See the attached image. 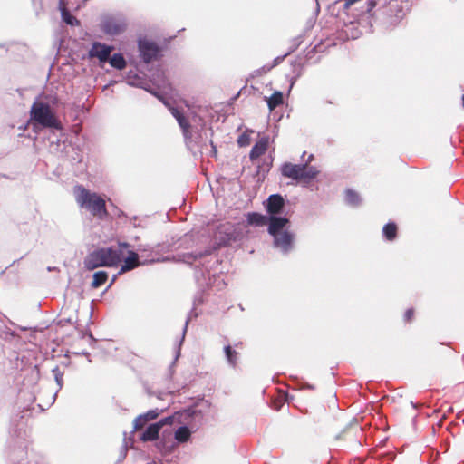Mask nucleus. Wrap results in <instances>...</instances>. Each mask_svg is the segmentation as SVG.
Listing matches in <instances>:
<instances>
[{"mask_svg": "<svg viewBox=\"0 0 464 464\" xmlns=\"http://www.w3.org/2000/svg\"><path fill=\"white\" fill-rule=\"evenodd\" d=\"M201 417V412L196 406L184 410H176V422L180 426L176 428V443L187 442L194 430H197L196 419Z\"/></svg>", "mask_w": 464, "mask_h": 464, "instance_id": "3", "label": "nucleus"}, {"mask_svg": "<svg viewBox=\"0 0 464 464\" xmlns=\"http://www.w3.org/2000/svg\"><path fill=\"white\" fill-rule=\"evenodd\" d=\"M272 237L274 246L279 249L281 253L288 254L293 249L295 235L292 232L286 230L272 235Z\"/></svg>", "mask_w": 464, "mask_h": 464, "instance_id": "7", "label": "nucleus"}, {"mask_svg": "<svg viewBox=\"0 0 464 464\" xmlns=\"http://www.w3.org/2000/svg\"><path fill=\"white\" fill-rule=\"evenodd\" d=\"M108 61L111 66L118 70H123L127 65V63L121 53H114Z\"/></svg>", "mask_w": 464, "mask_h": 464, "instance_id": "19", "label": "nucleus"}, {"mask_svg": "<svg viewBox=\"0 0 464 464\" xmlns=\"http://www.w3.org/2000/svg\"><path fill=\"white\" fill-rule=\"evenodd\" d=\"M113 47L106 45L104 44L95 42L92 44V48L89 51L90 57H96L100 62H107L110 58V54L112 52Z\"/></svg>", "mask_w": 464, "mask_h": 464, "instance_id": "13", "label": "nucleus"}, {"mask_svg": "<svg viewBox=\"0 0 464 464\" xmlns=\"http://www.w3.org/2000/svg\"><path fill=\"white\" fill-rule=\"evenodd\" d=\"M188 324V320H186L185 326H184V329H183V336L185 335Z\"/></svg>", "mask_w": 464, "mask_h": 464, "instance_id": "33", "label": "nucleus"}, {"mask_svg": "<svg viewBox=\"0 0 464 464\" xmlns=\"http://www.w3.org/2000/svg\"><path fill=\"white\" fill-rule=\"evenodd\" d=\"M414 314V311L413 309H408L405 314H404V317H405V320L407 321H410L411 320L412 316Z\"/></svg>", "mask_w": 464, "mask_h": 464, "instance_id": "27", "label": "nucleus"}, {"mask_svg": "<svg viewBox=\"0 0 464 464\" xmlns=\"http://www.w3.org/2000/svg\"><path fill=\"white\" fill-rule=\"evenodd\" d=\"M462 101H463V108H464V94H463V97H462Z\"/></svg>", "mask_w": 464, "mask_h": 464, "instance_id": "40", "label": "nucleus"}, {"mask_svg": "<svg viewBox=\"0 0 464 464\" xmlns=\"http://www.w3.org/2000/svg\"><path fill=\"white\" fill-rule=\"evenodd\" d=\"M139 50L142 60L149 63L153 60H156L160 53L159 46L150 41L143 40L139 43Z\"/></svg>", "mask_w": 464, "mask_h": 464, "instance_id": "8", "label": "nucleus"}, {"mask_svg": "<svg viewBox=\"0 0 464 464\" xmlns=\"http://www.w3.org/2000/svg\"><path fill=\"white\" fill-rule=\"evenodd\" d=\"M246 221L249 226L264 227L267 225L268 216L257 212H250L246 215Z\"/></svg>", "mask_w": 464, "mask_h": 464, "instance_id": "14", "label": "nucleus"}, {"mask_svg": "<svg viewBox=\"0 0 464 464\" xmlns=\"http://www.w3.org/2000/svg\"><path fill=\"white\" fill-rule=\"evenodd\" d=\"M397 227L394 223H388L382 228V234L388 240H393L396 237Z\"/></svg>", "mask_w": 464, "mask_h": 464, "instance_id": "21", "label": "nucleus"}, {"mask_svg": "<svg viewBox=\"0 0 464 464\" xmlns=\"http://www.w3.org/2000/svg\"><path fill=\"white\" fill-rule=\"evenodd\" d=\"M224 352L228 365L231 366L232 368H236L237 364L238 353L233 350L230 345L225 346Z\"/></svg>", "mask_w": 464, "mask_h": 464, "instance_id": "18", "label": "nucleus"}, {"mask_svg": "<svg viewBox=\"0 0 464 464\" xmlns=\"http://www.w3.org/2000/svg\"><path fill=\"white\" fill-rule=\"evenodd\" d=\"M267 106L270 111H274L277 106L283 103V93L276 91L270 97L266 98Z\"/></svg>", "mask_w": 464, "mask_h": 464, "instance_id": "17", "label": "nucleus"}, {"mask_svg": "<svg viewBox=\"0 0 464 464\" xmlns=\"http://www.w3.org/2000/svg\"><path fill=\"white\" fill-rule=\"evenodd\" d=\"M53 372L54 374V377H55V380H56V382L58 383V385H62L63 372L60 370L59 367H55L53 370Z\"/></svg>", "mask_w": 464, "mask_h": 464, "instance_id": "26", "label": "nucleus"}, {"mask_svg": "<svg viewBox=\"0 0 464 464\" xmlns=\"http://www.w3.org/2000/svg\"><path fill=\"white\" fill-rule=\"evenodd\" d=\"M127 24L123 20L107 18L102 22V29L109 35H118L125 32Z\"/></svg>", "mask_w": 464, "mask_h": 464, "instance_id": "11", "label": "nucleus"}, {"mask_svg": "<svg viewBox=\"0 0 464 464\" xmlns=\"http://www.w3.org/2000/svg\"><path fill=\"white\" fill-rule=\"evenodd\" d=\"M30 122L34 126L52 128L58 130L63 129L62 123L51 106L44 102H34L30 109Z\"/></svg>", "mask_w": 464, "mask_h": 464, "instance_id": "5", "label": "nucleus"}, {"mask_svg": "<svg viewBox=\"0 0 464 464\" xmlns=\"http://www.w3.org/2000/svg\"><path fill=\"white\" fill-rule=\"evenodd\" d=\"M210 253H211V250L206 251V254H208V255L210 254Z\"/></svg>", "mask_w": 464, "mask_h": 464, "instance_id": "39", "label": "nucleus"}, {"mask_svg": "<svg viewBox=\"0 0 464 464\" xmlns=\"http://www.w3.org/2000/svg\"><path fill=\"white\" fill-rule=\"evenodd\" d=\"M345 432H346V430H344L343 432H341L340 434H338L336 438H337V439H341V438L343 436V434H344Z\"/></svg>", "mask_w": 464, "mask_h": 464, "instance_id": "34", "label": "nucleus"}, {"mask_svg": "<svg viewBox=\"0 0 464 464\" xmlns=\"http://www.w3.org/2000/svg\"><path fill=\"white\" fill-rule=\"evenodd\" d=\"M122 259V251L113 247H103L91 252L84 260V266L93 270L101 266H116Z\"/></svg>", "mask_w": 464, "mask_h": 464, "instance_id": "4", "label": "nucleus"}, {"mask_svg": "<svg viewBox=\"0 0 464 464\" xmlns=\"http://www.w3.org/2000/svg\"><path fill=\"white\" fill-rule=\"evenodd\" d=\"M285 57V55L284 56H281V57H277L274 60V65L273 66H276L277 65L278 63H281V61H283V59Z\"/></svg>", "mask_w": 464, "mask_h": 464, "instance_id": "30", "label": "nucleus"}, {"mask_svg": "<svg viewBox=\"0 0 464 464\" xmlns=\"http://www.w3.org/2000/svg\"><path fill=\"white\" fill-rule=\"evenodd\" d=\"M149 421L146 420L143 414L139 415L133 420V430L134 431H138L142 430Z\"/></svg>", "mask_w": 464, "mask_h": 464, "instance_id": "23", "label": "nucleus"}, {"mask_svg": "<svg viewBox=\"0 0 464 464\" xmlns=\"http://www.w3.org/2000/svg\"><path fill=\"white\" fill-rule=\"evenodd\" d=\"M175 358H176V361H177V360H178V358H179V353H177V352H176Z\"/></svg>", "mask_w": 464, "mask_h": 464, "instance_id": "38", "label": "nucleus"}, {"mask_svg": "<svg viewBox=\"0 0 464 464\" xmlns=\"http://www.w3.org/2000/svg\"><path fill=\"white\" fill-rule=\"evenodd\" d=\"M62 16L63 21L71 25L74 24V22H76V18L72 16L65 8H63L62 10Z\"/></svg>", "mask_w": 464, "mask_h": 464, "instance_id": "24", "label": "nucleus"}, {"mask_svg": "<svg viewBox=\"0 0 464 464\" xmlns=\"http://www.w3.org/2000/svg\"><path fill=\"white\" fill-rule=\"evenodd\" d=\"M313 160H314V155H313V154H311V155H309V156H308V159H307V160H306V162H305V163H307V165H309V163H310L311 161H313Z\"/></svg>", "mask_w": 464, "mask_h": 464, "instance_id": "31", "label": "nucleus"}, {"mask_svg": "<svg viewBox=\"0 0 464 464\" xmlns=\"http://www.w3.org/2000/svg\"><path fill=\"white\" fill-rule=\"evenodd\" d=\"M267 232L269 235H276L286 231L285 227L289 224V219L283 216H268Z\"/></svg>", "mask_w": 464, "mask_h": 464, "instance_id": "12", "label": "nucleus"}, {"mask_svg": "<svg viewBox=\"0 0 464 464\" xmlns=\"http://www.w3.org/2000/svg\"><path fill=\"white\" fill-rule=\"evenodd\" d=\"M143 416H145L148 421H150L158 418L159 411L158 410H150L148 411L146 413H143Z\"/></svg>", "mask_w": 464, "mask_h": 464, "instance_id": "25", "label": "nucleus"}, {"mask_svg": "<svg viewBox=\"0 0 464 464\" xmlns=\"http://www.w3.org/2000/svg\"><path fill=\"white\" fill-rule=\"evenodd\" d=\"M268 140L267 138H262L259 140L254 147L251 149L249 157L251 160H255L262 156L267 150Z\"/></svg>", "mask_w": 464, "mask_h": 464, "instance_id": "15", "label": "nucleus"}, {"mask_svg": "<svg viewBox=\"0 0 464 464\" xmlns=\"http://www.w3.org/2000/svg\"><path fill=\"white\" fill-rule=\"evenodd\" d=\"M345 200L348 204L356 206L360 202V196L354 190L347 189L345 191Z\"/></svg>", "mask_w": 464, "mask_h": 464, "instance_id": "22", "label": "nucleus"}, {"mask_svg": "<svg viewBox=\"0 0 464 464\" xmlns=\"http://www.w3.org/2000/svg\"><path fill=\"white\" fill-rule=\"evenodd\" d=\"M140 266L139 256L133 251L129 252V256L124 259V263L120 269V273H125Z\"/></svg>", "mask_w": 464, "mask_h": 464, "instance_id": "16", "label": "nucleus"}, {"mask_svg": "<svg viewBox=\"0 0 464 464\" xmlns=\"http://www.w3.org/2000/svg\"><path fill=\"white\" fill-rule=\"evenodd\" d=\"M305 387L308 388V389H314V386L310 385V384H307Z\"/></svg>", "mask_w": 464, "mask_h": 464, "instance_id": "36", "label": "nucleus"}, {"mask_svg": "<svg viewBox=\"0 0 464 464\" xmlns=\"http://www.w3.org/2000/svg\"><path fill=\"white\" fill-rule=\"evenodd\" d=\"M120 246H122V247H128L129 244L128 243H122Z\"/></svg>", "mask_w": 464, "mask_h": 464, "instance_id": "35", "label": "nucleus"}, {"mask_svg": "<svg viewBox=\"0 0 464 464\" xmlns=\"http://www.w3.org/2000/svg\"><path fill=\"white\" fill-rule=\"evenodd\" d=\"M176 121L179 127L186 148L193 154H203L207 145L202 140L204 119L190 106L176 105Z\"/></svg>", "mask_w": 464, "mask_h": 464, "instance_id": "1", "label": "nucleus"}, {"mask_svg": "<svg viewBox=\"0 0 464 464\" xmlns=\"http://www.w3.org/2000/svg\"><path fill=\"white\" fill-rule=\"evenodd\" d=\"M376 5V2L374 0H369L367 2V12H371Z\"/></svg>", "mask_w": 464, "mask_h": 464, "instance_id": "29", "label": "nucleus"}, {"mask_svg": "<svg viewBox=\"0 0 464 464\" xmlns=\"http://www.w3.org/2000/svg\"><path fill=\"white\" fill-rule=\"evenodd\" d=\"M108 279V274L105 271H98L93 274L92 286L98 288L104 285Z\"/></svg>", "mask_w": 464, "mask_h": 464, "instance_id": "20", "label": "nucleus"}, {"mask_svg": "<svg viewBox=\"0 0 464 464\" xmlns=\"http://www.w3.org/2000/svg\"><path fill=\"white\" fill-rule=\"evenodd\" d=\"M210 151H209V155L210 156H213V157H216L217 156V153H218V150H217V147L215 146V144L213 143L212 140H210Z\"/></svg>", "mask_w": 464, "mask_h": 464, "instance_id": "28", "label": "nucleus"}, {"mask_svg": "<svg viewBox=\"0 0 464 464\" xmlns=\"http://www.w3.org/2000/svg\"><path fill=\"white\" fill-rule=\"evenodd\" d=\"M267 216H279L285 208V199L279 194H272L265 203Z\"/></svg>", "mask_w": 464, "mask_h": 464, "instance_id": "10", "label": "nucleus"}, {"mask_svg": "<svg viewBox=\"0 0 464 464\" xmlns=\"http://www.w3.org/2000/svg\"><path fill=\"white\" fill-rule=\"evenodd\" d=\"M167 106L169 107V111H171V113L174 115V107L170 106L169 103H166Z\"/></svg>", "mask_w": 464, "mask_h": 464, "instance_id": "32", "label": "nucleus"}, {"mask_svg": "<svg viewBox=\"0 0 464 464\" xmlns=\"http://www.w3.org/2000/svg\"><path fill=\"white\" fill-rule=\"evenodd\" d=\"M238 143H239L241 146H242V145H244V144H243V142H242V138H240V139L238 140Z\"/></svg>", "mask_w": 464, "mask_h": 464, "instance_id": "37", "label": "nucleus"}, {"mask_svg": "<svg viewBox=\"0 0 464 464\" xmlns=\"http://www.w3.org/2000/svg\"><path fill=\"white\" fill-rule=\"evenodd\" d=\"M77 204L87 209L93 217L102 220L108 216L105 199L95 192H91L82 185L74 188Z\"/></svg>", "mask_w": 464, "mask_h": 464, "instance_id": "2", "label": "nucleus"}, {"mask_svg": "<svg viewBox=\"0 0 464 464\" xmlns=\"http://www.w3.org/2000/svg\"><path fill=\"white\" fill-rule=\"evenodd\" d=\"M281 172L284 177L303 183H309L319 174V170L314 166H309L307 163L292 164L289 162L282 165Z\"/></svg>", "mask_w": 464, "mask_h": 464, "instance_id": "6", "label": "nucleus"}, {"mask_svg": "<svg viewBox=\"0 0 464 464\" xmlns=\"http://www.w3.org/2000/svg\"><path fill=\"white\" fill-rule=\"evenodd\" d=\"M173 416H169L166 419L161 420L158 423L150 424L147 427V429L142 432L140 437V440L142 441H153L159 438V433L160 429L167 423L171 424L173 420Z\"/></svg>", "mask_w": 464, "mask_h": 464, "instance_id": "9", "label": "nucleus"}]
</instances>
